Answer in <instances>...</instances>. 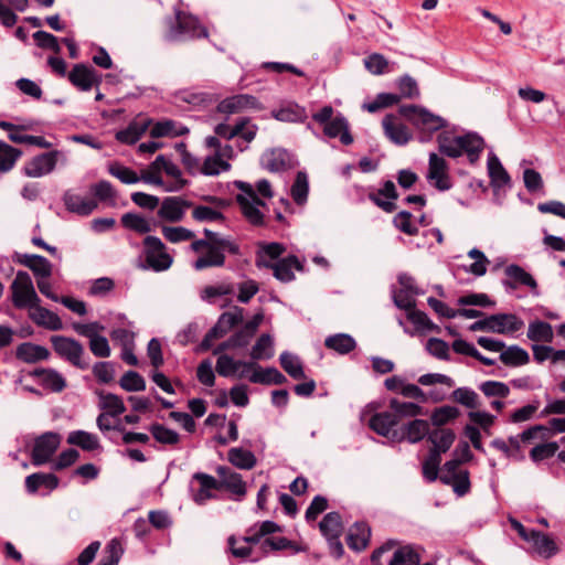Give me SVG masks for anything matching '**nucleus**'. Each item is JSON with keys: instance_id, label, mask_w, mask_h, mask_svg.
<instances>
[{"instance_id": "obj_1", "label": "nucleus", "mask_w": 565, "mask_h": 565, "mask_svg": "<svg viewBox=\"0 0 565 565\" xmlns=\"http://www.w3.org/2000/svg\"><path fill=\"white\" fill-rule=\"evenodd\" d=\"M205 239H196L192 242L191 249L200 253L206 249V253L200 256L193 264L194 269L203 270L210 267H223L225 264V252L232 255H239V245L230 238L222 237L216 232L204 228Z\"/></svg>"}, {"instance_id": "obj_2", "label": "nucleus", "mask_w": 565, "mask_h": 565, "mask_svg": "<svg viewBox=\"0 0 565 565\" xmlns=\"http://www.w3.org/2000/svg\"><path fill=\"white\" fill-rule=\"evenodd\" d=\"M523 326L524 322L513 313H497L475 321L470 324L469 330L508 334L521 330Z\"/></svg>"}, {"instance_id": "obj_3", "label": "nucleus", "mask_w": 565, "mask_h": 565, "mask_svg": "<svg viewBox=\"0 0 565 565\" xmlns=\"http://www.w3.org/2000/svg\"><path fill=\"white\" fill-rule=\"evenodd\" d=\"M50 342L54 352L61 359L79 370L89 367V363L83 359L85 354L84 347L77 340L64 335H52Z\"/></svg>"}, {"instance_id": "obj_4", "label": "nucleus", "mask_w": 565, "mask_h": 565, "mask_svg": "<svg viewBox=\"0 0 565 565\" xmlns=\"http://www.w3.org/2000/svg\"><path fill=\"white\" fill-rule=\"evenodd\" d=\"M12 303L18 309L33 308L41 300L34 289L31 276L26 271L19 270L11 284Z\"/></svg>"}, {"instance_id": "obj_5", "label": "nucleus", "mask_w": 565, "mask_h": 565, "mask_svg": "<svg viewBox=\"0 0 565 565\" xmlns=\"http://www.w3.org/2000/svg\"><path fill=\"white\" fill-rule=\"evenodd\" d=\"M146 267L153 271H164L173 263L172 256L167 252L163 242L152 235H148L142 241Z\"/></svg>"}, {"instance_id": "obj_6", "label": "nucleus", "mask_w": 565, "mask_h": 565, "mask_svg": "<svg viewBox=\"0 0 565 565\" xmlns=\"http://www.w3.org/2000/svg\"><path fill=\"white\" fill-rule=\"evenodd\" d=\"M238 189L242 193L236 195V201L244 217L254 226L263 225L264 214L259 206H265V203L257 196L256 191L249 183L239 182Z\"/></svg>"}, {"instance_id": "obj_7", "label": "nucleus", "mask_w": 565, "mask_h": 565, "mask_svg": "<svg viewBox=\"0 0 565 565\" xmlns=\"http://www.w3.org/2000/svg\"><path fill=\"white\" fill-rule=\"evenodd\" d=\"M401 116L409 120L418 129L434 132L446 126V120L431 114L426 108L417 105H402L398 108Z\"/></svg>"}, {"instance_id": "obj_8", "label": "nucleus", "mask_w": 565, "mask_h": 565, "mask_svg": "<svg viewBox=\"0 0 565 565\" xmlns=\"http://www.w3.org/2000/svg\"><path fill=\"white\" fill-rule=\"evenodd\" d=\"M321 534L326 537L329 551L335 558H341L344 553L340 537L343 532L341 515L338 512H329L319 523Z\"/></svg>"}, {"instance_id": "obj_9", "label": "nucleus", "mask_w": 565, "mask_h": 565, "mask_svg": "<svg viewBox=\"0 0 565 565\" xmlns=\"http://www.w3.org/2000/svg\"><path fill=\"white\" fill-rule=\"evenodd\" d=\"M169 31L166 35L169 41H178L181 36L190 38L207 36V31L200 26L198 19L182 11H177L174 21L169 20Z\"/></svg>"}, {"instance_id": "obj_10", "label": "nucleus", "mask_w": 565, "mask_h": 565, "mask_svg": "<svg viewBox=\"0 0 565 565\" xmlns=\"http://www.w3.org/2000/svg\"><path fill=\"white\" fill-rule=\"evenodd\" d=\"M426 179L438 191L445 192L452 188L447 161L435 152L429 154Z\"/></svg>"}, {"instance_id": "obj_11", "label": "nucleus", "mask_w": 565, "mask_h": 565, "mask_svg": "<svg viewBox=\"0 0 565 565\" xmlns=\"http://www.w3.org/2000/svg\"><path fill=\"white\" fill-rule=\"evenodd\" d=\"M255 265L257 268H269L273 270L274 277L281 282H290L295 279L294 270H302V264L299 262L297 256L289 255L285 258L270 263L263 259L262 256L256 257Z\"/></svg>"}, {"instance_id": "obj_12", "label": "nucleus", "mask_w": 565, "mask_h": 565, "mask_svg": "<svg viewBox=\"0 0 565 565\" xmlns=\"http://www.w3.org/2000/svg\"><path fill=\"white\" fill-rule=\"evenodd\" d=\"M218 481L213 476L205 472H195L191 478V497L196 504H205L215 499L214 491H218Z\"/></svg>"}, {"instance_id": "obj_13", "label": "nucleus", "mask_w": 565, "mask_h": 565, "mask_svg": "<svg viewBox=\"0 0 565 565\" xmlns=\"http://www.w3.org/2000/svg\"><path fill=\"white\" fill-rule=\"evenodd\" d=\"M61 435L54 431H46L35 438L32 449V463L41 466L51 460L61 445Z\"/></svg>"}, {"instance_id": "obj_14", "label": "nucleus", "mask_w": 565, "mask_h": 565, "mask_svg": "<svg viewBox=\"0 0 565 565\" xmlns=\"http://www.w3.org/2000/svg\"><path fill=\"white\" fill-rule=\"evenodd\" d=\"M63 153L58 150L41 153L35 156L23 167V172L30 178H40L51 173Z\"/></svg>"}, {"instance_id": "obj_15", "label": "nucleus", "mask_w": 565, "mask_h": 565, "mask_svg": "<svg viewBox=\"0 0 565 565\" xmlns=\"http://www.w3.org/2000/svg\"><path fill=\"white\" fill-rule=\"evenodd\" d=\"M260 105L258 99L249 94H238L221 100L216 110L220 114L230 116L243 113L248 109H259Z\"/></svg>"}, {"instance_id": "obj_16", "label": "nucleus", "mask_w": 565, "mask_h": 565, "mask_svg": "<svg viewBox=\"0 0 565 565\" xmlns=\"http://www.w3.org/2000/svg\"><path fill=\"white\" fill-rule=\"evenodd\" d=\"M216 473L220 477L218 489L226 490L235 495L238 500L246 495V482L243 480L242 475L231 470L226 466H218Z\"/></svg>"}, {"instance_id": "obj_17", "label": "nucleus", "mask_w": 565, "mask_h": 565, "mask_svg": "<svg viewBox=\"0 0 565 565\" xmlns=\"http://www.w3.org/2000/svg\"><path fill=\"white\" fill-rule=\"evenodd\" d=\"M67 78L73 86L83 92L90 90L93 86L100 83V76L97 72L92 66L83 63L75 64L68 72Z\"/></svg>"}, {"instance_id": "obj_18", "label": "nucleus", "mask_w": 565, "mask_h": 565, "mask_svg": "<svg viewBox=\"0 0 565 565\" xmlns=\"http://www.w3.org/2000/svg\"><path fill=\"white\" fill-rule=\"evenodd\" d=\"M191 206V202L180 196H167L160 203L158 216L162 221L177 223L183 220L185 210Z\"/></svg>"}, {"instance_id": "obj_19", "label": "nucleus", "mask_w": 565, "mask_h": 565, "mask_svg": "<svg viewBox=\"0 0 565 565\" xmlns=\"http://www.w3.org/2000/svg\"><path fill=\"white\" fill-rule=\"evenodd\" d=\"M429 424L424 419H413L403 427L398 433L393 435V443H402L407 440L411 444H416L423 440L429 434Z\"/></svg>"}, {"instance_id": "obj_20", "label": "nucleus", "mask_w": 565, "mask_h": 565, "mask_svg": "<svg viewBox=\"0 0 565 565\" xmlns=\"http://www.w3.org/2000/svg\"><path fill=\"white\" fill-rule=\"evenodd\" d=\"M382 126L385 136L396 145L404 146L412 138L408 127L394 114H387L382 120Z\"/></svg>"}, {"instance_id": "obj_21", "label": "nucleus", "mask_w": 565, "mask_h": 565, "mask_svg": "<svg viewBox=\"0 0 565 565\" xmlns=\"http://www.w3.org/2000/svg\"><path fill=\"white\" fill-rule=\"evenodd\" d=\"M398 424L397 415L391 412H382L374 414L369 420V427L377 435L386 437L393 443V435L398 433L395 426Z\"/></svg>"}, {"instance_id": "obj_22", "label": "nucleus", "mask_w": 565, "mask_h": 565, "mask_svg": "<svg viewBox=\"0 0 565 565\" xmlns=\"http://www.w3.org/2000/svg\"><path fill=\"white\" fill-rule=\"evenodd\" d=\"M30 375L38 379L39 384L51 392L60 393L66 387V380L54 369H35Z\"/></svg>"}, {"instance_id": "obj_23", "label": "nucleus", "mask_w": 565, "mask_h": 565, "mask_svg": "<svg viewBox=\"0 0 565 565\" xmlns=\"http://www.w3.org/2000/svg\"><path fill=\"white\" fill-rule=\"evenodd\" d=\"M63 202L67 211L82 216L89 215L97 207V202L94 199L82 196L73 191L64 193Z\"/></svg>"}, {"instance_id": "obj_24", "label": "nucleus", "mask_w": 565, "mask_h": 565, "mask_svg": "<svg viewBox=\"0 0 565 565\" xmlns=\"http://www.w3.org/2000/svg\"><path fill=\"white\" fill-rule=\"evenodd\" d=\"M50 355L51 353L45 347L32 342H23L15 349V358L26 364L46 361Z\"/></svg>"}, {"instance_id": "obj_25", "label": "nucleus", "mask_w": 565, "mask_h": 565, "mask_svg": "<svg viewBox=\"0 0 565 565\" xmlns=\"http://www.w3.org/2000/svg\"><path fill=\"white\" fill-rule=\"evenodd\" d=\"M152 169L163 170L168 175L173 178V181L164 188L166 191H180L186 184V181L182 179V172L179 167L172 161L167 160L162 154L158 156L152 162Z\"/></svg>"}, {"instance_id": "obj_26", "label": "nucleus", "mask_w": 565, "mask_h": 565, "mask_svg": "<svg viewBox=\"0 0 565 565\" xmlns=\"http://www.w3.org/2000/svg\"><path fill=\"white\" fill-rule=\"evenodd\" d=\"M525 542L531 543L534 552L544 558H551L558 553V547L554 540L541 531L532 529Z\"/></svg>"}, {"instance_id": "obj_27", "label": "nucleus", "mask_w": 565, "mask_h": 565, "mask_svg": "<svg viewBox=\"0 0 565 565\" xmlns=\"http://www.w3.org/2000/svg\"><path fill=\"white\" fill-rule=\"evenodd\" d=\"M371 540V527L365 522H355L349 530L347 536L348 546L355 551H364Z\"/></svg>"}, {"instance_id": "obj_28", "label": "nucleus", "mask_w": 565, "mask_h": 565, "mask_svg": "<svg viewBox=\"0 0 565 565\" xmlns=\"http://www.w3.org/2000/svg\"><path fill=\"white\" fill-rule=\"evenodd\" d=\"M31 310L32 311L29 317L36 326L51 331H58L63 329V322L55 312L41 307L40 303L38 306H33Z\"/></svg>"}, {"instance_id": "obj_29", "label": "nucleus", "mask_w": 565, "mask_h": 565, "mask_svg": "<svg viewBox=\"0 0 565 565\" xmlns=\"http://www.w3.org/2000/svg\"><path fill=\"white\" fill-rule=\"evenodd\" d=\"M460 147L462 153H466L471 164L479 161L480 156L484 149V140L476 132H468L460 136Z\"/></svg>"}, {"instance_id": "obj_30", "label": "nucleus", "mask_w": 565, "mask_h": 565, "mask_svg": "<svg viewBox=\"0 0 565 565\" xmlns=\"http://www.w3.org/2000/svg\"><path fill=\"white\" fill-rule=\"evenodd\" d=\"M488 174L490 178V184L493 189H501L509 185L511 178L501 161L494 153H490L487 162Z\"/></svg>"}, {"instance_id": "obj_31", "label": "nucleus", "mask_w": 565, "mask_h": 565, "mask_svg": "<svg viewBox=\"0 0 565 565\" xmlns=\"http://www.w3.org/2000/svg\"><path fill=\"white\" fill-rule=\"evenodd\" d=\"M254 372L248 376L249 382L263 385H281L287 382L286 376L276 367L262 369L255 363Z\"/></svg>"}, {"instance_id": "obj_32", "label": "nucleus", "mask_w": 565, "mask_h": 565, "mask_svg": "<svg viewBox=\"0 0 565 565\" xmlns=\"http://www.w3.org/2000/svg\"><path fill=\"white\" fill-rule=\"evenodd\" d=\"M254 366V362L235 361L227 354H221L217 358L215 370L218 375L228 377L233 375L239 367H243L244 370L239 374V377H244L245 372L252 370Z\"/></svg>"}, {"instance_id": "obj_33", "label": "nucleus", "mask_w": 565, "mask_h": 565, "mask_svg": "<svg viewBox=\"0 0 565 565\" xmlns=\"http://www.w3.org/2000/svg\"><path fill=\"white\" fill-rule=\"evenodd\" d=\"M505 276L510 279L504 281V285L515 289L518 285L526 286L532 289L537 287V284L533 276L525 271L521 266L512 264L505 267Z\"/></svg>"}, {"instance_id": "obj_34", "label": "nucleus", "mask_w": 565, "mask_h": 565, "mask_svg": "<svg viewBox=\"0 0 565 565\" xmlns=\"http://www.w3.org/2000/svg\"><path fill=\"white\" fill-rule=\"evenodd\" d=\"M18 262L41 278H49L52 274V264L41 255L24 254L19 257Z\"/></svg>"}, {"instance_id": "obj_35", "label": "nucleus", "mask_w": 565, "mask_h": 565, "mask_svg": "<svg viewBox=\"0 0 565 565\" xmlns=\"http://www.w3.org/2000/svg\"><path fill=\"white\" fill-rule=\"evenodd\" d=\"M323 132L329 138H340V141L348 146L353 142V138L349 132V125L343 116H335L330 122L323 128Z\"/></svg>"}, {"instance_id": "obj_36", "label": "nucleus", "mask_w": 565, "mask_h": 565, "mask_svg": "<svg viewBox=\"0 0 565 565\" xmlns=\"http://www.w3.org/2000/svg\"><path fill=\"white\" fill-rule=\"evenodd\" d=\"M428 440L433 444L430 450H435L441 456L454 444L455 433L449 428H436L428 434Z\"/></svg>"}, {"instance_id": "obj_37", "label": "nucleus", "mask_w": 565, "mask_h": 565, "mask_svg": "<svg viewBox=\"0 0 565 565\" xmlns=\"http://www.w3.org/2000/svg\"><path fill=\"white\" fill-rule=\"evenodd\" d=\"M189 134V128L177 124L173 120H163L156 122L150 130V136L152 138H162V137H179Z\"/></svg>"}, {"instance_id": "obj_38", "label": "nucleus", "mask_w": 565, "mask_h": 565, "mask_svg": "<svg viewBox=\"0 0 565 565\" xmlns=\"http://www.w3.org/2000/svg\"><path fill=\"white\" fill-rule=\"evenodd\" d=\"M57 486L58 478L53 473L36 472L25 478V488L30 493H35L42 487L54 490Z\"/></svg>"}, {"instance_id": "obj_39", "label": "nucleus", "mask_w": 565, "mask_h": 565, "mask_svg": "<svg viewBox=\"0 0 565 565\" xmlns=\"http://www.w3.org/2000/svg\"><path fill=\"white\" fill-rule=\"evenodd\" d=\"M327 349L332 350L339 354H348L356 348L355 340L347 333H337L328 337L324 340Z\"/></svg>"}, {"instance_id": "obj_40", "label": "nucleus", "mask_w": 565, "mask_h": 565, "mask_svg": "<svg viewBox=\"0 0 565 565\" xmlns=\"http://www.w3.org/2000/svg\"><path fill=\"white\" fill-rule=\"evenodd\" d=\"M228 461L238 469L250 470L256 466L255 455L241 447L231 448L227 452Z\"/></svg>"}, {"instance_id": "obj_41", "label": "nucleus", "mask_w": 565, "mask_h": 565, "mask_svg": "<svg viewBox=\"0 0 565 565\" xmlns=\"http://www.w3.org/2000/svg\"><path fill=\"white\" fill-rule=\"evenodd\" d=\"M279 363L282 370L294 380H302L306 379V374L303 371V365L300 359L288 352L284 351L279 355Z\"/></svg>"}, {"instance_id": "obj_42", "label": "nucleus", "mask_w": 565, "mask_h": 565, "mask_svg": "<svg viewBox=\"0 0 565 565\" xmlns=\"http://www.w3.org/2000/svg\"><path fill=\"white\" fill-rule=\"evenodd\" d=\"M67 443L86 451H93L99 448L98 437L85 430L71 431L67 436Z\"/></svg>"}, {"instance_id": "obj_43", "label": "nucleus", "mask_w": 565, "mask_h": 565, "mask_svg": "<svg viewBox=\"0 0 565 565\" xmlns=\"http://www.w3.org/2000/svg\"><path fill=\"white\" fill-rule=\"evenodd\" d=\"M500 361L507 366H521L529 363L530 355L519 345H510L501 352Z\"/></svg>"}, {"instance_id": "obj_44", "label": "nucleus", "mask_w": 565, "mask_h": 565, "mask_svg": "<svg viewBox=\"0 0 565 565\" xmlns=\"http://www.w3.org/2000/svg\"><path fill=\"white\" fill-rule=\"evenodd\" d=\"M527 338L533 342H552L554 333L548 322L535 320L529 323Z\"/></svg>"}, {"instance_id": "obj_45", "label": "nucleus", "mask_w": 565, "mask_h": 565, "mask_svg": "<svg viewBox=\"0 0 565 565\" xmlns=\"http://www.w3.org/2000/svg\"><path fill=\"white\" fill-rule=\"evenodd\" d=\"M121 225L138 234H148L152 231V225L145 216L137 213H125L120 218Z\"/></svg>"}, {"instance_id": "obj_46", "label": "nucleus", "mask_w": 565, "mask_h": 565, "mask_svg": "<svg viewBox=\"0 0 565 565\" xmlns=\"http://www.w3.org/2000/svg\"><path fill=\"white\" fill-rule=\"evenodd\" d=\"M440 481L445 484L451 486L454 492L458 497L466 495L471 488L470 473L468 470H460L458 475L454 476V478H449L448 476H440Z\"/></svg>"}, {"instance_id": "obj_47", "label": "nucleus", "mask_w": 565, "mask_h": 565, "mask_svg": "<svg viewBox=\"0 0 565 565\" xmlns=\"http://www.w3.org/2000/svg\"><path fill=\"white\" fill-rule=\"evenodd\" d=\"M253 360H269L274 356V340L270 334L263 333L250 351Z\"/></svg>"}, {"instance_id": "obj_48", "label": "nucleus", "mask_w": 565, "mask_h": 565, "mask_svg": "<svg viewBox=\"0 0 565 565\" xmlns=\"http://www.w3.org/2000/svg\"><path fill=\"white\" fill-rule=\"evenodd\" d=\"M99 398V407L105 411V414L117 417L125 413L126 406L118 395L102 392Z\"/></svg>"}, {"instance_id": "obj_49", "label": "nucleus", "mask_w": 565, "mask_h": 565, "mask_svg": "<svg viewBox=\"0 0 565 565\" xmlns=\"http://www.w3.org/2000/svg\"><path fill=\"white\" fill-rule=\"evenodd\" d=\"M21 156V150L0 140V173L12 170Z\"/></svg>"}, {"instance_id": "obj_50", "label": "nucleus", "mask_w": 565, "mask_h": 565, "mask_svg": "<svg viewBox=\"0 0 565 565\" xmlns=\"http://www.w3.org/2000/svg\"><path fill=\"white\" fill-rule=\"evenodd\" d=\"M419 554L409 545L398 547L388 565H419Z\"/></svg>"}, {"instance_id": "obj_51", "label": "nucleus", "mask_w": 565, "mask_h": 565, "mask_svg": "<svg viewBox=\"0 0 565 565\" xmlns=\"http://www.w3.org/2000/svg\"><path fill=\"white\" fill-rule=\"evenodd\" d=\"M390 408L397 415V422L404 417H416L422 414V406L412 402H401L397 398L390 401Z\"/></svg>"}, {"instance_id": "obj_52", "label": "nucleus", "mask_w": 565, "mask_h": 565, "mask_svg": "<svg viewBox=\"0 0 565 565\" xmlns=\"http://www.w3.org/2000/svg\"><path fill=\"white\" fill-rule=\"evenodd\" d=\"M441 462V456L435 450H429L428 456L423 461V477L428 482H434L438 478V470Z\"/></svg>"}, {"instance_id": "obj_53", "label": "nucleus", "mask_w": 565, "mask_h": 565, "mask_svg": "<svg viewBox=\"0 0 565 565\" xmlns=\"http://www.w3.org/2000/svg\"><path fill=\"white\" fill-rule=\"evenodd\" d=\"M149 429L152 437L160 444L173 446L180 441V435L175 430L161 424H152Z\"/></svg>"}, {"instance_id": "obj_54", "label": "nucleus", "mask_w": 565, "mask_h": 565, "mask_svg": "<svg viewBox=\"0 0 565 565\" xmlns=\"http://www.w3.org/2000/svg\"><path fill=\"white\" fill-rule=\"evenodd\" d=\"M161 232H162L163 237L172 244L186 242V241L192 239L195 236L194 232H192L191 230H188L183 226L162 225Z\"/></svg>"}, {"instance_id": "obj_55", "label": "nucleus", "mask_w": 565, "mask_h": 565, "mask_svg": "<svg viewBox=\"0 0 565 565\" xmlns=\"http://www.w3.org/2000/svg\"><path fill=\"white\" fill-rule=\"evenodd\" d=\"M309 183L306 172L299 171L296 175L295 182L291 186L290 193L294 201L302 205L308 198Z\"/></svg>"}, {"instance_id": "obj_56", "label": "nucleus", "mask_w": 565, "mask_h": 565, "mask_svg": "<svg viewBox=\"0 0 565 565\" xmlns=\"http://www.w3.org/2000/svg\"><path fill=\"white\" fill-rule=\"evenodd\" d=\"M460 136L456 137H447L444 135L438 136V148L441 154H445L449 158H459L462 156L460 145Z\"/></svg>"}, {"instance_id": "obj_57", "label": "nucleus", "mask_w": 565, "mask_h": 565, "mask_svg": "<svg viewBox=\"0 0 565 565\" xmlns=\"http://www.w3.org/2000/svg\"><path fill=\"white\" fill-rule=\"evenodd\" d=\"M230 163L214 152L213 156L205 158L201 168V172L205 175H217L222 171L230 170Z\"/></svg>"}, {"instance_id": "obj_58", "label": "nucleus", "mask_w": 565, "mask_h": 565, "mask_svg": "<svg viewBox=\"0 0 565 565\" xmlns=\"http://www.w3.org/2000/svg\"><path fill=\"white\" fill-rule=\"evenodd\" d=\"M273 116L280 121L297 122L306 117L305 109L298 105H288L273 111Z\"/></svg>"}, {"instance_id": "obj_59", "label": "nucleus", "mask_w": 565, "mask_h": 565, "mask_svg": "<svg viewBox=\"0 0 565 565\" xmlns=\"http://www.w3.org/2000/svg\"><path fill=\"white\" fill-rule=\"evenodd\" d=\"M119 384L127 392H140L146 390L145 379L136 371H127L120 379Z\"/></svg>"}, {"instance_id": "obj_60", "label": "nucleus", "mask_w": 565, "mask_h": 565, "mask_svg": "<svg viewBox=\"0 0 565 565\" xmlns=\"http://www.w3.org/2000/svg\"><path fill=\"white\" fill-rule=\"evenodd\" d=\"M558 450L556 441H548L534 446L530 451V458L533 462L537 463L545 459L552 458Z\"/></svg>"}, {"instance_id": "obj_61", "label": "nucleus", "mask_w": 565, "mask_h": 565, "mask_svg": "<svg viewBox=\"0 0 565 565\" xmlns=\"http://www.w3.org/2000/svg\"><path fill=\"white\" fill-rule=\"evenodd\" d=\"M459 416V409L454 406H441L439 408H436L431 416L430 420L433 425L440 428L441 426L446 425L447 423L456 419Z\"/></svg>"}, {"instance_id": "obj_62", "label": "nucleus", "mask_w": 565, "mask_h": 565, "mask_svg": "<svg viewBox=\"0 0 565 565\" xmlns=\"http://www.w3.org/2000/svg\"><path fill=\"white\" fill-rule=\"evenodd\" d=\"M397 87L401 93V98L417 99L420 92L417 82L409 75H403L397 81Z\"/></svg>"}, {"instance_id": "obj_63", "label": "nucleus", "mask_w": 565, "mask_h": 565, "mask_svg": "<svg viewBox=\"0 0 565 565\" xmlns=\"http://www.w3.org/2000/svg\"><path fill=\"white\" fill-rule=\"evenodd\" d=\"M451 396L455 402L468 408L475 409L479 406L478 394L469 387H459L452 392Z\"/></svg>"}, {"instance_id": "obj_64", "label": "nucleus", "mask_w": 565, "mask_h": 565, "mask_svg": "<svg viewBox=\"0 0 565 565\" xmlns=\"http://www.w3.org/2000/svg\"><path fill=\"white\" fill-rule=\"evenodd\" d=\"M468 256L475 259V263L467 268V271L478 277L483 276L487 273V266L489 264V259L483 252L478 248H472L468 252Z\"/></svg>"}]
</instances>
